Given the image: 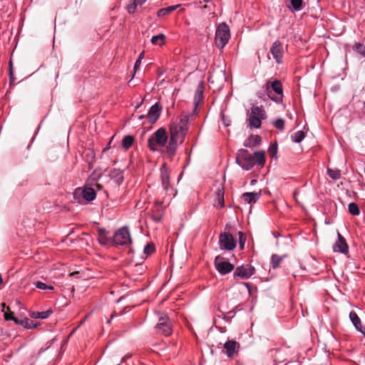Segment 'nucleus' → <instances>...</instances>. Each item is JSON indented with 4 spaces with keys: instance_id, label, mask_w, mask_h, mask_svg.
Instances as JSON below:
<instances>
[{
    "instance_id": "f257e3e1",
    "label": "nucleus",
    "mask_w": 365,
    "mask_h": 365,
    "mask_svg": "<svg viewBox=\"0 0 365 365\" xmlns=\"http://www.w3.org/2000/svg\"><path fill=\"white\" fill-rule=\"evenodd\" d=\"M189 120L190 115L182 113L170 123V138L166 146V154L170 159L175 155L178 145L185 140L189 130Z\"/></svg>"
},
{
    "instance_id": "f03ea898",
    "label": "nucleus",
    "mask_w": 365,
    "mask_h": 365,
    "mask_svg": "<svg viewBox=\"0 0 365 365\" xmlns=\"http://www.w3.org/2000/svg\"><path fill=\"white\" fill-rule=\"evenodd\" d=\"M160 179L162 187L163 190L165 192L166 197H165L162 201H156V203L160 205L166 201L170 200L177 195V190L170 184V172L165 164H163L160 168Z\"/></svg>"
},
{
    "instance_id": "7ed1b4c3",
    "label": "nucleus",
    "mask_w": 365,
    "mask_h": 365,
    "mask_svg": "<svg viewBox=\"0 0 365 365\" xmlns=\"http://www.w3.org/2000/svg\"><path fill=\"white\" fill-rule=\"evenodd\" d=\"M168 140L166 130L163 128L158 129L148 140V148L153 151L158 150L159 148H165Z\"/></svg>"
},
{
    "instance_id": "20e7f679",
    "label": "nucleus",
    "mask_w": 365,
    "mask_h": 365,
    "mask_svg": "<svg viewBox=\"0 0 365 365\" xmlns=\"http://www.w3.org/2000/svg\"><path fill=\"white\" fill-rule=\"evenodd\" d=\"M267 118L266 112L262 106H253L248 113V125L250 128H259L262 120Z\"/></svg>"
},
{
    "instance_id": "39448f33",
    "label": "nucleus",
    "mask_w": 365,
    "mask_h": 365,
    "mask_svg": "<svg viewBox=\"0 0 365 365\" xmlns=\"http://www.w3.org/2000/svg\"><path fill=\"white\" fill-rule=\"evenodd\" d=\"M268 96L276 103L282 101L283 88L282 83L278 80L268 81L266 84Z\"/></svg>"
},
{
    "instance_id": "423d86ee",
    "label": "nucleus",
    "mask_w": 365,
    "mask_h": 365,
    "mask_svg": "<svg viewBox=\"0 0 365 365\" xmlns=\"http://www.w3.org/2000/svg\"><path fill=\"white\" fill-rule=\"evenodd\" d=\"M230 37L229 26L225 24H220L216 30L215 33V45L220 48H222L227 43Z\"/></svg>"
},
{
    "instance_id": "0eeeda50",
    "label": "nucleus",
    "mask_w": 365,
    "mask_h": 365,
    "mask_svg": "<svg viewBox=\"0 0 365 365\" xmlns=\"http://www.w3.org/2000/svg\"><path fill=\"white\" fill-rule=\"evenodd\" d=\"M157 334L168 336L173 332V325L170 319L167 315L160 316L155 327Z\"/></svg>"
},
{
    "instance_id": "6e6552de",
    "label": "nucleus",
    "mask_w": 365,
    "mask_h": 365,
    "mask_svg": "<svg viewBox=\"0 0 365 365\" xmlns=\"http://www.w3.org/2000/svg\"><path fill=\"white\" fill-rule=\"evenodd\" d=\"M237 163L244 170H249L255 165V158L245 149H241L236 157Z\"/></svg>"
},
{
    "instance_id": "1a4fd4ad",
    "label": "nucleus",
    "mask_w": 365,
    "mask_h": 365,
    "mask_svg": "<svg viewBox=\"0 0 365 365\" xmlns=\"http://www.w3.org/2000/svg\"><path fill=\"white\" fill-rule=\"evenodd\" d=\"M106 178L108 187L113 190L118 188L124 181L123 170L117 168L111 170Z\"/></svg>"
},
{
    "instance_id": "9d476101",
    "label": "nucleus",
    "mask_w": 365,
    "mask_h": 365,
    "mask_svg": "<svg viewBox=\"0 0 365 365\" xmlns=\"http://www.w3.org/2000/svg\"><path fill=\"white\" fill-rule=\"evenodd\" d=\"M112 242L120 246L131 244L132 240L128 228L123 227L118 229L114 234Z\"/></svg>"
},
{
    "instance_id": "9b49d317",
    "label": "nucleus",
    "mask_w": 365,
    "mask_h": 365,
    "mask_svg": "<svg viewBox=\"0 0 365 365\" xmlns=\"http://www.w3.org/2000/svg\"><path fill=\"white\" fill-rule=\"evenodd\" d=\"M214 263L215 269L222 275L231 272L235 268L232 264L220 255L215 257Z\"/></svg>"
},
{
    "instance_id": "f8f14e48",
    "label": "nucleus",
    "mask_w": 365,
    "mask_h": 365,
    "mask_svg": "<svg viewBox=\"0 0 365 365\" xmlns=\"http://www.w3.org/2000/svg\"><path fill=\"white\" fill-rule=\"evenodd\" d=\"M255 273V269L249 264L238 266L233 273L235 279H247L251 277Z\"/></svg>"
},
{
    "instance_id": "ddd939ff",
    "label": "nucleus",
    "mask_w": 365,
    "mask_h": 365,
    "mask_svg": "<svg viewBox=\"0 0 365 365\" xmlns=\"http://www.w3.org/2000/svg\"><path fill=\"white\" fill-rule=\"evenodd\" d=\"M219 244L221 250H232L236 247L235 240L233 236L228 232H225L220 235Z\"/></svg>"
},
{
    "instance_id": "4468645a",
    "label": "nucleus",
    "mask_w": 365,
    "mask_h": 365,
    "mask_svg": "<svg viewBox=\"0 0 365 365\" xmlns=\"http://www.w3.org/2000/svg\"><path fill=\"white\" fill-rule=\"evenodd\" d=\"M270 53L277 63L280 64L282 63L284 49L282 42L278 40L275 41L270 48Z\"/></svg>"
},
{
    "instance_id": "2eb2a0df",
    "label": "nucleus",
    "mask_w": 365,
    "mask_h": 365,
    "mask_svg": "<svg viewBox=\"0 0 365 365\" xmlns=\"http://www.w3.org/2000/svg\"><path fill=\"white\" fill-rule=\"evenodd\" d=\"M338 240L333 245V251L334 252H340L347 254L349 252V247L344 237L338 232Z\"/></svg>"
},
{
    "instance_id": "dca6fc26",
    "label": "nucleus",
    "mask_w": 365,
    "mask_h": 365,
    "mask_svg": "<svg viewBox=\"0 0 365 365\" xmlns=\"http://www.w3.org/2000/svg\"><path fill=\"white\" fill-rule=\"evenodd\" d=\"M77 195H81L86 201L91 202L96 198V193L93 188L85 187L83 189H76L74 192V196Z\"/></svg>"
},
{
    "instance_id": "f3484780",
    "label": "nucleus",
    "mask_w": 365,
    "mask_h": 365,
    "mask_svg": "<svg viewBox=\"0 0 365 365\" xmlns=\"http://www.w3.org/2000/svg\"><path fill=\"white\" fill-rule=\"evenodd\" d=\"M161 108V106L157 103L150 107L147 115V118L150 123H155L157 121L160 117Z\"/></svg>"
},
{
    "instance_id": "a211bd4d",
    "label": "nucleus",
    "mask_w": 365,
    "mask_h": 365,
    "mask_svg": "<svg viewBox=\"0 0 365 365\" xmlns=\"http://www.w3.org/2000/svg\"><path fill=\"white\" fill-rule=\"evenodd\" d=\"M224 187L223 186H220L217 188L215 192V197L214 200V206L217 208L221 209L225 206V200H224Z\"/></svg>"
},
{
    "instance_id": "6ab92c4d",
    "label": "nucleus",
    "mask_w": 365,
    "mask_h": 365,
    "mask_svg": "<svg viewBox=\"0 0 365 365\" xmlns=\"http://www.w3.org/2000/svg\"><path fill=\"white\" fill-rule=\"evenodd\" d=\"M205 87L202 82L200 83L197 87L195 91L193 103L195 105L194 113H196L197 107L200 102H202L203 99V93H204Z\"/></svg>"
},
{
    "instance_id": "aec40b11",
    "label": "nucleus",
    "mask_w": 365,
    "mask_h": 365,
    "mask_svg": "<svg viewBox=\"0 0 365 365\" xmlns=\"http://www.w3.org/2000/svg\"><path fill=\"white\" fill-rule=\"evenodd\" d=\"M349 319L356 329L365 334V327L362 326L361 319L355 312L352 311L349 313Z\"/></svg>"
},
{
    "instance_id": "412c9836",
    "label": "nucleus",
    "mask_w": 365,
    "mask_h": 365,
    "mask_svg": "<svg viewBox=\"0 0 365 365\" xmlns=\"http://www.w3.org/2000/svg\"><path fill=\"white\" fill-rule=\"evenodd\" d=\"M261 196L260 192H245L241 198L247 204L255 203Z\"/></svg>"
},
{
    "instance_id": "4be33fe9",
    "label": "nucleus",
    "mask_w": 365,
    "mask_h": 365,
    "mask_svg": "<svg viewBox=\"0 0 365 365\" xmlns=\"http://www.w3.org/2000/svg\"><path fill=\"white\" fill-rule=\"evenodd\" d=\"M237 343L235 340H228L225 344L224 348L226 349L228 357H232L237 348Z\"/></svg>"
},
{
    "instance_id": "5701e85b",
    "label": "nucleus",
    "mask_w": 365,
    "mask_h": 365,
    "mask_svg": "<svg viewBox=\"0 0 365 365\" xmlns=\"http://www.w3.org/2000/svg\"><path fill=\"white\" fill-rule=\"evenodd\" d=\"M98 241L100 244L106 245L113 240L108 236L107 232L103 229L98 230Z\"/></svg>"
},
{
    "instance_id": "b1692460",
    "label": "nucleus",
    "mask_w": 365,
    "mask_h": 365,
    "mask_svg": "<svg viewBox=\"0 0 365 365\" xmlns=\"http://www.w3.org/2000/svg\"><path fill=\"white\" fill-rule=\"evenodd\" d=\"M53 313L52 309H48L43 312H34L31 314V317L33 319H47Z\"/></svg>"
},
{
    "instance_id": "393cba45",
    "label": "nucleus",
    "mask_w": 365,
    "mask_h": 365,
    "mask_svg": "<svg viewBox=\"0 0 365 365\" xmlns=\"http://www.w3.org/2000/svg\"><path fill=\"white\" fill-rule=\"evenodd\" d=\"M253 158H255V163L256 162L258 165L263 166L265 163V153L262 150L255 152Z\"/></svg>"
},
{
    "instance_id": "a878e982",
    "label": "nucleus",
    "mask_w": 365,
    "mask_h": 365,
    "mask_svg": "<svg viewBox=\"0 0 365 365\" xmlns=\"http://www.w3.org/2000/svg\"><path fill=\"white\" fill-rule=\"evenodd\" d=\"M261 143V138L259 135H253L248 139V142L245 144L246 147H255Z\"/></svg>"
},
{
    "instance_id": "bb28decb",
    "label": "nucleus",
    "mask_w": 365,
    "mask_h": 365,
    "mask_svg": "<svg viewBox=\"0 0 365 365\" xmlns=\"http://www.w3.org/2000/svg\"><path fill=\"white\" fill-rule=\"evenodd\" d=\"M283 258L284 257L279 256L276 254L272 255L271 258L272 267L274 269L278 268Z\"/></svg>"
},
{
    "instance_id": "cd10ccee",
    "label": "nucleus",
    "mask_w": 365,
    "mask_h": 365,
    "mask_svg": "<svg viewBox=\"0 0 365 365\" xmlns=\"http://www.w3.org/2000/svg\"><path fill=\"white\" fill-rule=\"evenodd\" d=\"M178 6H179V5H175V6H168L166 8L161 9L158 10L157 14L158 16H166L169 13L175 11Z\"/></svg>"
},
{
    "instance_id": "c85d7f7f",
    "label": "nucleus",
    "mask_w": 365,
    "mask_h": 365,
    "mask_svg": "<svg viewBox=\"0 0 365 365\" xmlns=\"http://www.w3.org/2000/svg\"><path fill=\"white\" fill-rule=\"evenodd\" d=\"M134 142V138L132 135H126L123 138L122 146L125 150L130 148Z\"/></svg>"
},
{
    "instance_id": "c756f323",
    "label": "nucleus",
    "mask_w": 365,
    "mask_h": 365,
    "mask_svg": "<svg viewBox=\"0 0 365 365\" xmlns=\"http://www.w3.org/2000/svg\"><path fill=\"white\" fill-rule=\"evenodd\" d=\"M151 43L153 44L162 46L165 43V36L163 34L154 36L151 38Z\"/></svg>"
},
{
    "instance_id": "7c9ffc66",
    "label": "nucleus",
    "mask_w": 365,
    "mask_h": 365,
    "mask_svg": "<svg viewBox=\"0 0 365 365\" xmlns=\"http://www.w3.org/2000/svg\"><path fill=\"white\" fill-rule=\"evenodd\" d=\"M304 138L305 134L302 130H299L291 136L292 141L294 143H300Z\"/></svg>"
},
{
    "instance_id": "2f4dec72",
    "label": "nucleus",
    "mask_w": 365,
    "mask_h": 365,
    "mask_svg": "<svg viewBox=\"0 0 365 365\" xmlns=\"http://www.w3.org/2000/svg\"><path fill=\"white\" fill-rule=\"evenodd\" d=\"M327 173L329 176L332 178L333 180H338L341 177V171L338 169H328Z\"/></svg>"
},
{
    "instance_id": "473e14b6",
    "label": "nucleus",
    "mask_w": 365,
    "mask_h": 365,
    "mask_svg": "<svg viewBox=\"0 0 365 365\" xmlns=\"http://www.w3.org/2000/svg\"><path fill=\"white\" fill-rule=\"evenodd\" d=\"M349 212L353 215H359L360 213V210L358 205L355 202H351L349 205Z\"/></svg>"
},
{
    "instance_id": "72a5a7b5",
    "label": "nucleus",
    "mask_w": 365,
    "mask_h": 365,
    "mask_svg": "<svg viewBox=\"0 0 365 365\" xmlns=\"http://www.w3.org/2000/svg\"><path fill=\"white\" fill-rule=\"evenodd\" d=\"M34 285L38 289H43V290H46V289L53 290V289H54L53 286L47 285L44 282H39V281L34 282Z\"/></svg>"
},
{
    "instance_id": "f704fd0d",
    "label": "nucleus",
    "mask_w": 365,
    "mask_h": 365,
    "mask_svg": "<svg viewBox=\"0 0 365 365\" xmlns=\"http://www.w3.org/2000/svg\"><path fill=\"white\" fill-rule=\"evenodd\" d=\"M302 0H291V5L294 11H300L302 9Z\"/></svg>"
},
{
    "instance_id": "c9c22d12",
    "label": "nucleus",
    "mask_w": 365,
    "mask_h": 365,
    "mask_svg": "<svg viewBox=\"0 0 365 365\" xmlns=\"http://www.w3.org/2000/svg\"><path fill=\"white\" fill-rule=\"evenodd\" d=\"M139 5L134 0H130L129 4L127 6V11L129 14H133Z\"/></svg>"
},
{
    "instance_id": "e433bc0d",
    "label": "nucleus",
    "mask_w": 365,
    "mask_h": 365,
    "mask_svg": "<svg viewBox=\"0 0 365 365\" xmlns=\"http://www.w3.org/2000/svg\"><path fill=\"white\" fill-rule=\"evenodd\" d=\"M268 152L272 158H276L277 153V145L276 143L272 144L268 149Z\"/></svg>"
},
{
    "instance_id": "4c0bfd02",
    "label": "nucleus",
    "mask_w": 365,
    "mask_h": 365,
    "mask_svg": "<svg viewBox=\"0 0 365 365\" xmlns=\"http://www.w3.org/2000/svg\"><path fill=\"white\" fill-rule=\"evenodd\" d=\"M274 126L276 128L282 130L284 128V120L282 118L277 119L274 123Z\"/></svg>"
},
{
    "instance_id": "58836bf2",
    "label": "nucleus",
    "mask_w": 365,
    "mask_h": 365,
    "mask_svg": "<svg viewBox=\"0 0 365 365\" xmlns=\"http://www.w3.org/2000/svg\"><path fill=\"white\" fill-rule=\"evenodd\" d=\"M355 50L363 56H365V46L361 43H356L354 46Z\"/></svg>"
},
{
    "instance_id": "ea45409f",
    "label": "nucleus",
    "mask_w": 365,
    "mask_h": 365,
    "mask_svg": "<svg viewBox=\"0 0 365 365\" xmlns=\"http://www.w3.org/2000/svg\"><path fill=\"white\" fill-rule=\"evenodd\" d=\"M155 251V247L152 244H148L144 247V252L147 255H150Z\"/></svg>"
},
{
    "instance_id": "a19ab883",
    "label": "nucleus",
    "mask_w": 365,
    "mask_h": 365,
    "mask_svg": "<svg viewBox=\"0 0 365 365\" xmlns=\"http://www.w3.org/2000/svg\"><path fill=\"white\" fill-rule=\"evenodd\" d=\"M281 354H282L281 351H277V354L275 355V359H274L275 361H278L279 363H281V362L285 361V359H282V356H280Z\"/></svg>"
},
{
    "instance_id": "79ce46f5",
    "label": "nucleus",
    "mask_w": 365,
    "mask_h": 365,
    "mask_svg": "<svg viewBox=\"0 0 365 365\" xmlns=\"http://www.w3.org/2000/svg\"><path fill=\"white\" fill-rule=\"evenodd\" d=\"M4 318L6 320L9 321V320H14L15 322H16V319L13 317V313H5L4 314Z\"/></svg>"
},
{
    "instance_id": "37998d69",
    "label": "nucleus",
    "mask_w": 365,
    "mask_h": 365,
    "mask_svg": "<svg viewBox=\"0 0 365 365\" xmlns=\"http://www.w3.org/2000/svg\"><path fill=\"white\" fill-rule=\"evenodd\" d=\"M239 235H240V247H241V248H243V247H244V244H245V240H244V241H242V237H243V234H242V232H239Z\"/></svg>"
},
{
    "instance_id": "c03bdc74",
    "label": "nucleus",
    "mask_w": 365,
    "mask_h": 365,
    "mask_svg": "<svg viewBox=\"0 0 365 365\" xmlns=\"http://www.w3.org/2000/svg\"><path fill=\"white\" fill-rule=\"evenodd\" d=\"M152 218L155 222H160L162 219V217L160 215H153Z\"/></svg>"
},
{
    "instance_id": "a18cd8bd",
    "label": "nucleus",
    "mask_w": 365,
    "mask_h": 365,
    "mask_svg": "<svg viewBox=\"0 0 365 365\" xmlns=\"http://www.w3.org/2000/svg\"><path fill=\"white\" fill-rule=\"evenodd\" d=\"M9 75H10V81H14V77H13V71H12V68H11V62H10V72H9Z\"/></svg>"
},
{
    "instance_id": "49530a36",
    "label": "nucleus",
    "mask_w": 365,
    "mask_h": 365,
    "mask_svg": "<svg viewBox=\"0 0 365 365\" xmlns=\"http://www.w3.org/2000/svg\"><path fill=\"white\" fill-rule=\"evenodd\" d=\"M140 63L141 61H140V59H137L135 63V66H134V69L136 70L138 67L140 66Z\"/></svg>"
},
{
    "instance_id": "de8ad7c7",
    "label": "nucleus",
    "mask_w": 365,
    "mask_h": 365,
    "mask_svg": "<svg viewBox=\"0 0 365 365\" xmlns=\"http://www.w3.org/2000/svg\"><path fill=\"white\" fill-rule=\"evenodd\" d=\"M147 0H134V1L138 4L139 6H141Z\"/></svg>"
},
{
    "instance_id": "09e8293b",
    "label": "nucleus",
    "mask_w": 365,
    "mask_h": 365,
    "mask_svg": "<svg viewBox=\"0 0 365 365\" xmlns=\"http://www.w3.org/2000/svg\"><path fill=\"white\" fill-rule=\"evenodd\" d=\"M143 57H144V52H142V53L139 55V56H138V59H140V61H141V60L143 58Z\"/></svg>"
},
{
    "instance_id": "8fccbe9b",
    "label": "nucleus",
    "mask_w": 365,
    "mask_h": 365,
    "mask_svg": "<svg viewBox=\"0 0 365 365\" xmlns=\"http://www.w3.org/2000/svg\"><path fill=\"white\" fill-rule=\"evenodd\" d=\"M244 284L247 287L248 290L250 291L251 285L248 282H245Z\"/></svg>"
},
{
    "instance_id": "3c124183",
    "label": "nucleus",
    "mask_w": 365,
    "mask_h": 365,
    "mask_svg": "<svg viewBox=\"0 0 365 365\" xmlns=\"http://www.w3.org/2000/svg\"><path fill=\"white\" fill-rule=\"evenodd\" d=\"M96 186L98 188V190H101L102 188V185L101 184L97 183Z\"/></svg>"
},
{
    "instance_id": "603ef678",
    "label": "nucleus",
    "mask_w": 365,
    "mask_h": 365,
    "mask_svg": "<svg viewBox=\"0 0 365 365\" xmlns=\"http://www.w3.org/2000/svg\"><path fill=\"white\" fill-rule=\"evenodd\" d=\"M3 283V279L1 277V275L0 274V285H1Z\"/></svg>"
},
{
    "instance_id": "864d4df0",
    "label": "nucleus",
    "mask_w": 365,
    "mask_h": 365,
    "mask_svg": "<svg viewBox=\"0 0 365 365\" xmlns=\"http://www.w3.org/2000/svg\"><path fill=\"white\" fill-rule=\"evenodd\" d=\"M25 327L26 328H31V326L30 324H26Z\"/></svg>"
},
{
    "instance_id": "5fc2aeb1",
    "label": "nucleus",
    "mask_w": 365,
    "mask_h": 365,
    "mask_svg": "<svg viewBox=\"0 0 365 365\" xmlns=\"http://www.w3.org/2000/svg\"><path fill=\"white\" fill-rule=\"evenodd\" d=\"M143 118V115H140V116H139V118H140V119H142Z\"/></svg>"
},
{
    "instance_id": "6e6d98bb",
    "label": "nucleus",
    "mask_w": 365,
    "mask_h": 365,
    "mask_svg": "<svg viewBox=\"0 0 365 365\" xmlns=\"http://www.w3.org/2000/svg\"><path fill=\"white\" fill-rule=\"evenodd\" d=\"M108 148V146H106V148H104V150H106V149Z\"/></svg>"
},
{
    "instance_id": "4d7b16f0",
    "label": "nucleus",
    "mask_w": 365,
    "mask_h": 365,
    "mask_svg": "<svg viewBox=\"0 0 365 365\" xmlns=\"http://www.w3.org/2000/svg\"><path fill=\"white\" fill-rule=\"evenodd\" d=\"M108 148V146H106V148H104V150H106V149Z\"/></svg>"
},
{
    "instance_id": "13d9d810",
    "label": "nucleus",
    "mask_w": 365,
    "mask_h": 365,
    "mask_svg": "<svg viewBox=\"0 0 365 365\" xmlns=\"http://www.w3.org/2000/svg\"><path fill=\"white\" fill-rule=\"evenodd\" d=\"M108 148V146H106V148H104V150H106V149Z\"/></svg>"
},
{
    "instance_id": "bf43d9fd",
    "label": "nucleus",
    "mask_w": 365,
    "mask_h": 365,
    "mask_svg": "<svg viewBox=\"0 0 365 365\" xmlns=\"http://www.w3.org/2000/svg\"><path fill=\"white\" fill-rule=\"evenodd\" d=\"M364 105H365V102H364Z\"/></svg>"
}]
</instances>
